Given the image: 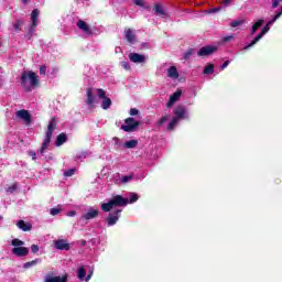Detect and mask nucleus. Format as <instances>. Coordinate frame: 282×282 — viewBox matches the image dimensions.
<instances>
[{"label":"nucleus","instance_id":"c85d7f7f","mask_svg":"<svg viewBox=\"0 0 282 282\" xmlns=\"http://www.w3.org/2000/svg\"><path fill=\"white\" fill-rule=\"evenodd\" d=\"M22 25H23V21L17 20V21L13 23V28H14L15 32H20Z\"/></svg>","mask_w":282,"mask_h":282},{"label":"nucleus","instance_id":"2f4dec72","mask_svg":"<svg viewBox=\"0 0 282 282\" xmlns=\"http://www.w3.org/2000/svg\"><path fill=\"white\" fill-rule=\"evenodd\" d=\"M133 180V175H126L121 177L122 184H127L128 182H131Z\"/></svg>","mask_w":282,"mask_h":282},{"label":"nucleus","instance_id":"cd10ccee","mask_svg":"<svg viewBox=\"0 0 282 282\" xmlns=\"http://www.w3.org/2000/svg\"><path fill=\"white\" fill-rule=\"evenodd\" d=\"M204 74H213L215 72V65L209 64L204 68Z\"/></svg>","mask_w":282,"mask_h":282},{"label":"nucleus","instance_id":"1a4fd4ad","mask_svg":"<svg viewBox=\"0 0 282 282\" xmlns=\"http://www.w3.org/2000/svg\"><path fill=\"white\" fill-rule=\"evenodd\" d=\"M17 118H20V120H23L25 124H30L32 122V117L30 116V112L28 110L22 109L15 112Z\"/></svg>","mask_w":282,"mask_h":282},{"label":"nucleus","instance_id":"f704fd0d","mask_svg":"<svg viewBox=\"0 0 282 282\" xmlns=\"http://www.w3.org/2000/svg\"><path fill=\"white\" fill-rule=\"evenodd\" d=\"M75 171H76V170H74V169H70V170L66 171V172L64 173L65 177H72V175H74Z\"/></svg>","mask_w":282,"mask_h":282},{"label":"nucleus","instance_id":"a18cd8bd","mask_svg":"<svg viewBox=\"0 0 282 282\" xmlns=\"http://www.w3.org/2000/svg\"><path fill=\"white\" fill-rule=\"evenodd\" d=\"M228 65H230V61H226L223 66L221 69H226V67H228Z\"/></svg>","mask_w":282,"mask_h":282},{"label":"nucleus","instance_id":"6ab92c4d","mask_svg":"<svg viewBox=\"0 0 282 282\" xmlns=\"http://www.w3.org/2000/svg\"><path fill=\"white\" fill-rule=\"evenodd\" d=\"M167 76H169V78H173L174 80L180 78V73L177 72V67L171 66L167 69Z\"/></svg>","mask_w":282,"mask_h":282},{"label":"nucleus","instance_id":"4be33fe9","mask_svg":"<svg viewBox=\"0 0 282 282\" xmlns=\"http://www.w3.org/2000/svg\"><path fill=\"white\" fill-rule=\"evenodd\" d=\"M126 39L128 43H135V34L131 29L126 30Z\"/></svg>","mask_w":282,"mask_h":282},{"label":"nucleus","instance_id":"ea45409f","mask_svg":"<svg viewBox=\"0 0 282 282\" xmlns=\"http://www.w3.org/2000/svg\"><path fill=\"white\" fill-rule=\"evenodd\" d=\"M31 252H33V253L39 252V246L32 245V246H31Z\"/></svg>","mask_w":282,"mask_h":282},{"label":"nucleus","instance_id":"37998d69","mask_svg":"<svg viewBox=\"0 0 282 282\" xmlns=\"http://www.w3.org/2000/svg\"><path fill=\"white\" fill-rule=\"evenodd\" d=\"M281 3V0H272V8H276Z\"/></svg>","mask_w":282,"mask_h":282},{"label":"nucleus","instance_id":"e433bc0d","mask_svg":"<svg viewBox=\"0 0 282 282\" xmlns=\"http://www.w3.org/2000/svg\"><path fill=\"white\" fill-rule=\"evenodd\" d=\"M134 6H139L140 8H143L144 6V0H133Z\"/></svg>","mask_w":282,"mask_h":282},{"label":"nucleus","instance_id":"39448f33","mask_svg":"<svg viewBox=\"0 0 282 282\" xmlns=\"http://www.w3.org/2000/svg\"><path fill=\"white\" fill-rule=\"evenodd\" d=\"M176 118H173V120L170 122L167 129L171 131L175 129V124L180 121V118H186V109L184 107L180 106L175 110Z\"/></svg>","mask_w":282,"mask_h":282},{"label":"nucleus","instance_id":"864d4df0","mask_svg":"<svg viewBox=\"0 0 282 282\" xmlns=\"http://www.w3.org/2000/svg\"><path fill=\"white\" fill-rule=\"evenodd\" d=\"M116 141H118V138H115Z\"/></svg>","mask_w":282,"mask_h":282},{"label":"nucleus","instance_id":"dca6fc26","mask_svg":"<svg viewBox=\"0 0 282 282\" xmlns=\"http://www.w3.org/2000/svg\"><path fill=\"white\" fill-rule=\"evenodd\" d=\"M54 246L57 250H69V243H67V240H55Z\"/></svg>","mask_w":282,"mask_h":282},{"label":"nucleus","instance_id":"393cba45","mask_svg":"<svg viewBox=\"0 0 282 282\" xmlns=\"http://www.w3.org/2000/svg\"><path fill=\"white\" fill-rule=\"evenodd\" d=\"M123 147L126 149H135V147H138V140L127 141Z\"/></svg>","mask_w":282,"mask_h":282},{"label":"nucleus","instance_id":"f3484780","mask_svg":"<svg viewBox=\"0 0 282 282\" xmlns=\"http://www.w3.org/2000/svg\"><path fill=\"white\" fill-rule=\"evenodd\" d=\"M181 97L182 90L175 91L173 95H171L170 100L167 102V107H172L173 105H175V102L178 101Z\"/></svg>","mask_w":282,"mask_h":282},{"label":"nucleus","instance_id":"de8ad7c7","mask_svg":"<svg viewBox=\"0 0 282 282\" xmlns=\"http://www.w3.org/2000/svg\"><path fill=\"white\" fill-rule=\"evenodd\" d=\"M224 6H230L232 3V0H223Z\"/></svg>","mask_w":282,"mask_h":282},{"label":"nucleus","instance_id":"bb28decb","mask_svg":"<svg viewBox=\"0 0 282 282\" xmlns=\"http://www.w3.org/2000/svg\"><path fill=\"white\" fill-rule=\"evenodd\" d=\"M261 25H263V20H258L251 28V34H254V32H257Z\"/></svg>","mask_w":282,"mask_h":282},{"label":"nucleus","instance_id":"5701e85b","mask_svg":"<svg viewBox=\"0 0 282 282\" xmlns=\"http://www.w3.org/2000/svg\"><path fill=\"white\" fill-rule=\"evenodd\" d=\"M65 142H67V134L61 133L59 135H57L55 142L56 147H62V144H65Z\"/></svg>","mask_w":282,"mask_h":282},{"label":"nucleus","instance_id":"0eeeda50","mask_svg":"<svg viewBox=\"0 0 282 282\" xmlns=\"http://www.w3.org/2000/svg\"><path fill=\"white\" fill-rule=\"evenodd\" d=\"M96 94H97L98 98H100L102 100L101 108L109 109V107H111V99L107 97V93L104 89L98 88L96 90Z\"/></svg>","mask_w":282,"mask_h":282},{"label":"nucleus","instance_id":"9b49d317","mask_svg":"<svg viewBox=\"0 0 282 282\" xmlns=\"http://www.w3.org/2000/svg\"><path fill=\"white\" fill-rule=\"evenodd\" d=\"M129 59L131 63H147V56L138 53H130Z\"/></svg>","mask_w":282,"mask_h":282},{"label":"nucleus","instance_id":"423d86ee","mask_svg":"<svg viewBox=\"0 0 282 282\" xmlns=\"http://www.w3.org/2000/svg\"><path fill=\"white\" fill-rule=\"evenodd\" d=\"M138 127H140V122L135 121L133 118H128L124 120V124L121 126V129L127 133H131V131H135Z\"/></svg>","mask_w":282,"mask_h":282},{"label":"nucleus","instance_id":"2eb2a0df","mask_svg":"<svg viewBox=\"0 0 282 282\" xmlns=\"http://www.w3.org/2000/svg\"><path fill=\"white\" fill-rule=\"evenodd\" d=\"M122 213V209H118L116 213L110 214L108 217V226H115V224L120 219V214Z\"/></svg>","mask_w":282,"mask_h":282},{"label":"nucleus","instance_id":"c03bdc74","mask_svg":"<svg viewBox=\"0 0 282 282\" xmlns=\"http://www.w3.org/2000/svg\"><path fill=\"white\" fill-rule=\"evenodd\" d=\"M3 85V73L2 69L0 67V87Z\"/></svg>","mask_w":282,"mask_h":282},{"label":"nucleus","instance_id":"a878e982","mask_svg":"<svg viewBox=\"0 0 282 282\" xmlns=\"http://www.w3.org/2000/svg\"><path fill=\"white\" fill-rule=\"evenodd\" d=\"M154 9L156 14H159V17H166V13L164 12V8H162L161 4H155Z\"/></svg>","mask_w":282,"mask_h":282},{"label":"nucleus","instance_id":"9d476101","mask_svg":"<svg viewBox=\"0 0 282 282\" xmlns=\"http://www.w3.org/2000/svg\"><path fill=\"white\" fill-rule=\"evenodd\" d=\"M216 50H217V46H213V45L202 47L198 51V56H210V54H215Z\"/></svg>","mask_w":282,"mask_h":282},{"label":"nucleus","instance_id":"7ed1b4c3","mask_svg":"<svg viewBox=\"0 0 282 282\" xmlns=\"http://www.w3.org/2000/svg\"><path fill=\"white\" fill-rule=\"evenodd\" d=\"M11 243L12 246H14V248L12 249V254H15V257H28V254L30 253V249H28L26 247H22L25 245V242L19 239H13Z\"/></svg>","mask_w":282,"mask_h":282},{"label":"nucleus","instance_id":"a19ab883","mask_svg":"<svg viewBox=\"0 0 282 282\" xmlns=\"http://www.w3.org/2000/svg\"><path fill=\"white\" fill-rule=\"evenodd\" d=\"M234 36L232 35H228V36H225L223 39L224 43H228V41H232Z\"/></svg>","mask_w":282,"mask_h":282},{"label":"nucleus","instance_id":"412c9836","mask_svg":"<svg viewBox=\"0 0 282 282\" xmlns=\"http://www.w3.org/2000/svg\"><path fill=\"white\" fill-rule=\"evenodd\" d=\"M77 28H79V30H83V32H85L86 34H90L89 26L87 25V22L79 20L77 22Z\"/></svg>","mask_w":282,"mask_h":282},{"label":"nucleus","instance_id":"c9c22d12","mask_svg":"<svg viewBox=\"0 0 282 282\" xmlns=\"http://www.w3.org/2000/svg\"><path fill=\"white\" fill-rule=\"evenodd\" d=\"M18 186L17 184H13L7 188V193H14L17 191Z\"/></svg>","mask_w":282,"mask_h":282},{"label":"nucleus","instance_id":"c756f323","mask_svg":"<svg viewBox=\"0 0 282 282\" xmlns=\"http://www.w3.org/2000/svg\"><path fill=\"white\" fill-rule=\"evenodd\" d=\"M37 263H41V260L36 259V260L31 261V262H26V263H24V268L25 269L32 268V265H36Z\"/></svg>","mask_w":282,"mask_h":282},{"label":"nucleus","instance_id":"20e7f679","mask_svg":"<svg viewBox=\"0 0 282 282\" xmlns=\"http://www.w3.org/2000/svg\"><path fill=\"white\" fill-rule=\"evenodd\" d=\"M54 129H56V121L52 119L48 123L46 135L42 144V148L40 150V153H45V150L47 149V147H50V142L52 141V134L54 133Z\"/></svg>","mask_w":282,"mask_h":282},{"label":"nucleus","instance_id":"aec40b11","mask_svg":"<svg viewBox=\"0 0 282 282\" xmlns=\"http://www.w3.org/2000/svg\"><path fill=\"white\" fill-rule=\"evenodd\" d=\"M17 226H18V228H20V230H23L24 232H28V230H32V225H30L23 220H19Z\"/></svg>","mask_w":282,"mask_h":282},{"label":"nucleus","instance_id":"72a5a7b5","mask_svg":"<svg viewBox=\"0 0 282 282\" xmlns=\"http://www.w3.org/2000/svg\"><path fill=\"white\" fill-rule=\"evenodd\" d=\"M166 120H169V116L162 117V118L158 121V126H159V127H162V124H163L164 122H166Z\"/></svg>","mask_w":282,"mask_h":282},{"label":"nucleus","instance_id":"49530a36","mask_svg":"<svg viewBox=\"0 0 282 282\" xmlns=\"http://www.w3.org/2000/svg\"><path fill=\"white\" fill-rule=\"evenodd\" d=\"M76 216V212L72 210L67 213V217H75Z\"/></svg>","mask_w":282,"mask_h":282},{"label":"nucleus","instance_id":"f8f14e48","mask_svg":"<svg viewBox=\"0 0 282 282\" xmlns=\"http://www.w3.org/2000/svg\"><path fill=\"white\" fill-rule=\"evenodd\" d=\"M98 208L90 207L88 208L87 213L84 214L82 217L83 219L89 220V219H96L98 217Z\"/></svg>","mask_w":282,"mask_h":282},{"label":"nucleus","instance_id":"8fccbe9b","mask_svg":"<svg viewBox=\"0 0 282 282\" xmlns=\"http://www.w3.org/2000/svg\"><path fill=\"white\" fill-rule=\"evenodd\" d=\"M91 279V273L86 278V281H89Z\"/></svg>","mask_w":282,"mask_h":282},{"label":"nucleus","instance_id":"58836bf2","mask_svg":"<svg viewBox=\"0 0 282 282\" xmlns=\"http://www.w3.org/2000/svg\"><path fill=\"white\" fill-rule=\"evenodd\" d=\"M138 113H140V111L135 108L130 109V116H138Z\"/></svg>","mask_w":282,"mask_h":282},{"label":"nucleus","instance_id":"79ce46f5","mask_svg":"<svg viewBox=\"0 0 282 282\" xmlns=\"http://www.w3.org/2000/svg\"><path fill=\"white\" fill-rule=\"evenodd\" d=\"M47 72V67L46 66H41L40 67V74L44 75Z\"/></svg>","mask_w":282,"mask_h":282},{"label":"nucleus","instance_id":"6e6552de","mask_svg":"<svg viewBox=\"0 0 282 282\" xmlns=\"http://www.w3.org/2000/svg\"><path fill=\"white\" fill-rule=\"evenodd\" d=\"M268 32H270V24H267L262 29V32L258 34L257 37L249 45L245 46V50H250L252 45H257V43H259V41H261V39H263L264 34H268Z\"/></svg>","mask_w":282,"mask_h":282},{"label":"nucleus","instance_id":"b1692460","mask_svg":"<svg viewBox=\"0 0 282 282\" xmlns=\"http://www.w3.org/2000/svg\"><path fill=\"white\" fill-rule=\"evenodd\" d=\"M77 276L80 281H85V276H87V271H85V268H79L77 270Z\"/></svg>","mask_w":282,"mask_h":282},{"label":"nucleus","instance_id":"a211bd4d","mask_svg":"<svg viewBox=\"0 0 282 282\" xmlns=\"http://www.w3.org/2000/svg\"><path fill=\"white\" fill-rule=\"evenodd\" d=\"M96 102V97L94 96V88L87 89V105L89 107H94V104Z\"/></svg>","mask_w":282,"mask_h":282},{"label":"nucleus","instance_id":"f03ea898","mask_svg":"<svg viewBox=\"0 0 282 282\" xmlns=\"http://www.w3.org/2000/svg\"><path fill=\"white\" fill-rule=\"evenodd\" d=\"M22 86L26 91H32L39 85V76L35 73L25 70L21 77Z\"/></svg>","mask_w":282,"mask_h":282},{"label":"nucleus","instance_id":"7c9ffc66","mask_svg":"<svg viewBox=\"0 0 282 282\" xmlns=\"http://www.w3.org/2000/svg\"><path fill=\"white\" fill-rule=\"evenodd\" d=\"M231 28H239V25H243V20H235L230 23Z\"/></svg>","mask_w":282,"mask_h":282},{"label":"nucleus","instance_id":"3c124183","mask_svg":"<svg viewBox=\"0 0 282 282\" xmlns=\"http://www.w3.org/2000/svg\"><path fill=\"white\" fill-rule=\"evenodd\" d=\"M30 0H22V3H29Z\"/></svg>","mask_w":282,"mask_h":282},{"label":"nucleus","instance_id":"09e8293b","mask_svg":"<svg viewBox=\"0 0 282 282\" xmlns=\"http://www.w3.org/2000/svg\"><path fill=\"white\" fill-rule=\"evenodd\" d=\"M30 155L32 156L33 160H36V153L35 152H30Z\"/></svg>","mask_w":282,"mask_h":282},{"label":"nucleus","instance_id":"4c0bfd02","mask_svg":"<svg viewBox=\"0 0 282 282\" xmlns=\"http://www.w3.org/2000/svg\"><path fill=\"white\" fill-rule=\"evenodd\" d=\"M121 66L123 67V69H131V65H129L128 62H122Z\"/></svg>","mask_w":282,"mask_h":282},{"label":"nucleus","instance_id":"f257e3e1","mask_svg":"<svg viewBox=\"0 0 282 282\" xmlns=\"http://www.w3.org/2000/svg\"><path fill=\"white\" fill-rule=\"evenodd\" d=\"M137 199L138 194L135 193L130 194V199H127L121 195H117L108 203L101 204V210H104V213H109V210H112V208H118V206H127V204H133Z\"/></svg>","mask_w":282,"mask_h":282},{"label":"nucleus","instance_id":"603ef678","mask_svg":"<svg viewBox=\"0 0 282 282\" xmlns=\"http://www.w3.org/2000/svg\"><path fill=\"white\" fill-rule=\"evenodd\" d=\"M0 219H3V216H0Z\"/></svg>","mask_w":282,"mask_h":282},{"label":"nucleus","instance_id":"473e14b6","mask_svg":"<svg viewBox=\"0 0 282 282\" xmlns=\"http://www.w3.org/2000/svg\"><path fill=\"white\" fill-rule=\"evenodd\" d=\"M61 210H63V208H61V206L52 208L51 209V215L56 216V215H58V213H61Z\"/></svg>","mask_w":282,"mask_h":282},{"label":"nucleus","instance_id":"4468645a","mask_svg":"<svg viewBox=\"0 0 282 282\" xmlns=\"http://www.w3.org/2000/svg\"><path fill=\"white\" fill-rule=\"evenodd\" d=\"M39 14H40L39 9H35L32 11L31 13L32 26L30 29V32H32L34 28L39 25Z\"/></svg>","mask_w":282,"mask_h":282},{"label":"nucleus","instance_id":"ddd939ff","mask_svg":"<svg viewBox=\"0 0 282 282\" xmlns=\"http://www.w3.org/2000/svg\"><path fill=\"white\" fill-rule=\"evenodd\" d=\"M44 282H67V274L62 276H52L51 274H47L44 279Z\"/></svg>","mask_w":282,"mask_h":282}]
</instances>
